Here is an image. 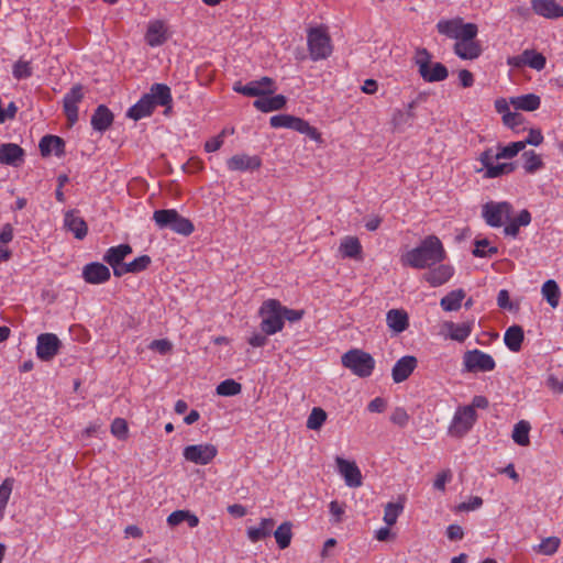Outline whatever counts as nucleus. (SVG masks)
<instances>
[{
  "instance_id": "obj_1",
  "label": "nucleus",
  "mask_w": 563,
  "mask_h": 563,
  "mask_svg": "<svg viewBox=\"0 0 563 563\" xmlns=\"http://www.w3.org/2000/svg\"><path fill=\"white\" fill-rule=\"evenodd\" d=\"M439 33L456 40L453 51L462 59H476L482 54V46L475 40L478 29L474 23H464L461 18L441 20L437 24Z\"/></svg>"
},
{
  "instance_id": "obj_2",
  "label": "nucleus",
  "mask_w": 563,
  "mask_h": 563,
  "mask_svg": "<svg viewBox=\"0 0 563 563\" xmlns=\"http://www.w3.org/2000/svg\"><path fill=\"white\" fill-rule=\"evenodd\" d=\"M446 258V251L441 240L433 234L426 236L413 249L404 253L400 262L415 269L430 268Z\"/></svg>"
},
{
  "instance_id": "obj_3",
  "label": "nucleus",
  "mask_w": 563,
  "mask_h": 563,
  "mask_svg": "<svg viewBox=\"0 0 563 563\" xmlns=\"http://www.w3.org/2000/svg\"><path fill=\"white\" fill-rule=\"evenodd\" d=\"M172 103L170 88L164 84H154L150 92L145 93L134 106H132L126 115L135 121L152 114L156 106L166 107Z\"/></svg>"
},
{
  "instance_id": "obj_4",
  "label": "nucleus",
  "mask_w": 563,
  "mask_h": 563,
  "mask_svg": "<svg viewBox=\"0 0 563 563\" xmlns=\"http://www.w3.org/2000/svg\"><path fill=\"white\" fill-rule=\"evenodd\" d=\"M526 143H511L494 153L492 150L482 154V163L485 167V176L488 178H496L501 175L509 174L514 170L510 163H499L500 158H511L516 156L521 150L525 148Z\"/></svg>"
},
{
  "instance_id": "obj_5",
  "label": "nucleus",
  "mask_w": 563,
  "mask_h": 563,
  "mask_svg": "<svg viewBox=\"0 0 563 563\" xmlns=\"http://www.w3.org/2000/svg\"><path fill=\"white\" fill-rule=\"evenodd\" d=\"M153 220L158 229H169L185 236L190 235L195 230L192 222L175 209L156 210L153 213Z\"/></svg>"
},
{
  "instance_id": "obj_6",
  "label": "nucleus",
  "mask_w": 563,
  "mask_h": 563,
  "mask_svg": "<svg viewBox=\"0 0 563 563\" xmlns=\"http://www.w3.org/2000/svg\"><path fill=\"white\" fill-rule=\"evenodd\" d=\"M282 303L277 299L263 301L258 309L261 330L267 335H274L284 328Z\"/></svg>"
},
{
  "instance_id": "obj_7",
  "label": "nucleus",
  "mask_w": 563,
  "mask_h": 563,
  "mask_svg": "<svg viewBox=\"0 0 563 563\" xmlns=\"http://www.w3.org/2000/svg\"><path fill=\"white\" fill-rule=\"evenodd\" d=\"M418 73L427 82L442 81L448 78V68L441 63H433L431 54L426 48H418L415 54Z\"/></svg>"
},
{
  "instance_id": "obj_8",
  "label": "nucleus",
  "mask_w": 563,
  "mask_h": 563,
  "mask_svg": "<svg viewBox=\"0 0 563 563\" xmlns=\"http://www.w3.org/2000/svg\"><path fill=\"white\" fill-rule=\"evenodd\" d=\"M341 362L344 367L362 378L369 377L376 364L369 353L358 349H353L344 353L341 357Z\"/></svg>"
},
{
  "instance_id": "obj_9",
  "label": "nucleus",
  "mask_w": 563,
  "mask_h": 563,
  "mask_svg": "<svg viewBox=\"0 0 563 563\" xmlns=\"http://www.w3.org/2000/svg\"><path fill=\"white\" fill-rule=\"evenodd\" d=\"M308 48L313 60L325 59L332 52L331 40L322 27H312L308 32Z\"/></svg>"
},
{
  "instance_id": "obj_10",
  "label": "nucleus",
  "mask_w": 563,
  "mask_h": 563,
  "mask_svg": "<svg viewBox=\"0 0 563 563\" xmlns=\"http://www.w3.org/2000/svg\"><path fill=\"white\" fill-rule=\"evenodd\" d=\"M496 367L494 357L478 349L466 351L463 355V369L468 373L492 372Z\"/></svg>"
},
{
  "instance_id": "obj_11",
  "label": "nucleus",
  "mask_w": 563,
  "mask_h": 563,
  "mask_svg": "<svg viewBox=\"0 0 563 563\" xmlns=\"http://www.w3.org/2000/svg\"><path fill=\"white\" fill-rule=\"evenodd\" d=\"M477 420V413L473 407L461 406L456 409L449 427V433L452 437H464Z\"/></svg>"
},
{
  "instance_id": "obj_12",
  "label": "nucleus",
  "mask_w": 563,
  "mask_h": 563,
  "mask_svg": "<svg viewBox=\"0 0 563 563\" xmlns=\"http://www.w3.org/2000/svg\"><path fill=\"white\" fill-rule=\"evenodd\" d=\"M233 90L247 97H257L258 99L263 96L273 95L277 90V86L272 78L262 77L245 85L238 81L234 84Z\"/></svg>"
},
{
  "instance_id": "obj_13",
  "label": "nucleus",
  "mask_w": 563,
  "mask_h": 563,
  "mask_svg": "<svg viewBox=\"0 0 563 563\" xmlns=\"http://www.w3.org/2000/svg\"><path fill=\"white\" fill-rule=\"evenodd\" d=\"M218 454V449L211 443L187 445L183 451L186 461L197 465L209 464Z\"/></svg>"
},
{
  "instance_id": "obj_14",
  "label": "nucleus",
  "mask_w": 563,
  "mask_h": 563,
  "mask_svg": "<svg viewBox=\"0 0 563 563\" xmlns=\"http://www.w3.org/2000/svg\"><path fill=\"white\" fill-rule=\"evenodd\" d=\"M482 213L488 225L499 228L510 220L511 206L508 202H487Z\"/></svg>"
},
{
  "instance_id": "obj_15",
  "label": "nucleus",
  "mask_w": 563,
  "mask_h": 563,
  "mask_svg": "<svg viewBox=\"0 0 563 563\" xmlns=\"http://www.w3.org/2000/svg\"><path fill=\"white\" fill-rule=\"evenodd\" d=\"M62 347V342L54 333H42L36 339V356L43 362L52 361Z\"/></svg>"
},
{
  "instance_id": "obj_16",
  "label": "nucleus",
  "mask_w": 563,
  "mask_h": 563,
  "mask_svg": "<svg viewBox=\"0 0 563 563\" xmlns=\"http://www.w3.org/2000/svg\"><path fill=\"white\" fill-rule=\"evenodd\" d=\"M132 253V247L129 244H120L117 246L109 247L104 255L103 261L111 266L113 269V275L117 277L122 276V271L124 267V260L128 255Z\"/></svg>"
},
{
  "instance_id": "obj_17",
  "label": "nucleus",
  "mask_w": 563,
  "mask_h": 563,
  "mask_svg": "<svg viewBox=\"0 0 563 563\" xmlns=\"http://www.w3.org/2000/svg\"><path fill=\"white\" fill-rule=\"evenodd\" d=\"M338 472L344 478L345 484L349 487H360L363 484V477L360 467L355 462L347 461L343 457L338 456L335 459Z\"/></svg>"
},
{
  "instance_id": "obj_18",
  "label": "nucleus",
  "mask_w": 563,
  "mask_h": 563,
  "mask_svg": "<svg viewBox=\"0 0 563 563\" xmlns=\"http://www.w3.org/2000/svg\"><path fill=\"white\" fill-rule=\"evenodd\" d=\"M455 269L450 264L439 263L430 267L423 275L422 279L431 287H440L446 284L454 275Z\"/></svg>"
},
{
  "instance_id": "obj_19",
  "label": "nucleus",
  "mask_w": 563,
  "mask_h": 563,
  "mask_svg": "<svg viewBox=\"0 0 563 563\" xmlns=\"http://www.w3.org/2000/svg\"><path fill=\"white\" fill-rule=\"evenodd\" d=\"M110 277L111 273L109 267L98 262L89 263L82 268L84 280L91 285L107 283Z\"/></svg>"
},
{
  "instance_id": "obj_20",
  "label": "nucleus",
  "mask_w": 563,
  "mask_h": 563,
  "mask_svg": "<svg viewBox=\"0 0 563 563\" xmlns=\"http://www.w3.org/2000/svg\"><path fill=\"white\" fill-rule=\"evenodd\" d=\"M262 161L257 155L238 154L227 161V167L232 172H252L258 169Z\"/></svg>"
},
{
  "instance_id": "obj_21",
  "label": "nucleus",
  "mask_w": 563,
  "mask_h": 563,
  "mask_svg": "<svg viewBox=\"0 0 563 563\" xmlns=\"http://www.w3.org/2000/svg\"><path fill=\"white\" fill-rule=\"evenodd\" d=\"M168 40V29L164 21H151L145 33L146 43L152 46H161Z\"/></svg>"
},
{
  "instance_id": "obj_22",
  "label": "nucleus",
  "mask_w": 563,
  "mask_h": 563,
  "mask_svg": "<svg viewBox=\"0 0 563 563\" xmlns=\"http://www.w3.org/2000/svg\"><path fill=\"white\" fill-rule=\"evenodd\" d=\"M418 361L412 355L400 357L391 369L393 380L397 384L405 382L417 367Z\"/></svg>"
},
{
  "instance_id": "obj_23",
  "label": "nucleus",
  "mask_w": 563,
  "mask_h": 563,
  "mask_svg": "<svg viewBox=\"0 0 563 563\" xmlns=\"http://www.w3.org/2000/svg\"><path fill=\"white\" fill-rule=\"evenodd\" d=\"M84 93L80 85L74 86L64 97V111L69 122L78 119V103L82 100Z\"/></svg>"
},
{
  "instance_id": "obj_24",
  "label": "nucleus",
  "mask_w": 563,
  "mask_h": 563,
  "mask_svg": "<svg viewBox=\"0 0 563 563\" xmlns=\"http://www.w3.org/2000/svg\"><path fill=\"white\" fill-rule=\"evenodd\" d=\"M24 161V151L16 143L0 145V164L18 167Z\"/></svg>"
},
{
  "instance_id": "obj_25",
  "label": "nucleus",
  "mask_w": 563,
  "mask_h": 563,
  "mask_svg": "<svg viewBox=\"0 0 563 563\" xmlns=\"http://www.w3.org/2000/svg\"><path fill=\"white\" fill-rule=\"evenodd\" d=\"M533 11L548 19H556L563 16V7L554 0H531Z\"/></svg>"
},
{
  "instance_id": "obj_26",
  "label": "nucleus",
  "mask_w": 563,
  "mask_h": 563,
  "mask_svg": "<svg viewBox=\"0 0 563 563\" xmlns=\"http://www.w3.org/2000/svg\"><path fill=\"white\" fill-rule=\"evenodd\" d=\"M386 322L393 332L401 333L409 325L408 313L402 309H391L386 314Z\"/></svg>"
},
{
  "instance_id": "obj_27",
  "label": "nucleus",
  "mask_w": 563,
  "mask_h": 563,
  "mask_svg": "<svg viewBox=\"0 0 563 563\" xmlns=\"http://www.w3.org/2000/svg\"><path fill=\"white\" fill-rule=\"evenodd\" d=\"M64 224L78 240H82L87 235V224L75 211H68L65 214Z\"/></svg>"
},
{
  "instance_id": "obj_28",
  "label": "nucleus",
  "mask_w": 563,
  "mask_h": 563,
  "mask_svg": "<svg viewBox=\"0 0 563 563\" xmlns=\"http://www.w3.org/2000/svg\"><path fill=\"white\" fill-rule=\"evenodd\" d=\"M444 327L451 340L464 342L473 331L474 321H466L462 323L446 322Z\"/></svg>"
},
{
  "instance_id": "obj_29",
  "label": "nucleus",
  "mask_w": 563,
  "mask_h": 563,
  "mask_svg": "<svg viewBox=\"0 0 563 563\" xmlns=\"http://www.w3.org/2000/svg\"><path fill=\"white\" fill-rule=\"evenodd\" d=\"M275 526V520L272 518H263L257 527H250L246 530L247 538L251 542L255 543L260 540L266 539L272 534Z\"/></svg>"
},
{
  "instance_id": "obj_30",
  "label": "nucleus",
  "mask_w": 563,
  "mask_h": 563,
  "mask_svg": "<svg viewBox=\"0 0 563 563\" xmlns=\"http://www.w3.org/2000/svg\"><path fill=\"white\" fill-rule=\"evenodd\" d=\"M286 104V98L283 95H267L254 101V107L262 112L280 110Z\"/></svg>"
},
{
  "instance_id": "obj_31",
  "label": "nucleus",
  "mask_w": 563,
  "mask_h": 563,
  "mask_svg": "<svg viewBox=\"0 0 563 563\" xmlns=\"http://www.w3.org/2000/svg\"><path fill=\"white\" fill-rule=\"evenodd\" d=\"M523 339L525 333L520 325L509 327L504 334L505 345L511 352H519L521 350Z\"/></svg>"
},
{
  "instance_id": "obj_32",
  "label": "nucleus",
  "mask_w": 563,
  "mask_h": 563,
  "mask_svg": "<svg viewBox=\"0 0 563 563\" xmlns=\"http://www.w3.org/2000/svg\"><path fill=\"white\" fill-rule=\"evenodd\" d=\"M339 251L344 258H360L362 245L356 236H345L341 240Z\"/></svg>"
},
{
  "instance_id": "obj_33",
  "label": "nucleus",
  "mask_w": 563,
  "mask_h": 563,
  "mask_svg": "<svg viewBox=\"0 0 563 563\" xmlns=\"http://www.w3.org/2000/svg\"><path fill=\"white\" fill-rule=\"evenodd\" d=\"M416 101L410 102L405 109L397 110L393 114V124L398 130H405L410 126L415 120L413 108Z\"/></svg>"
},
{
  "instance_id": "obj_34",
  "label": "nucleus",
  "mask_w": 563,
  "mask_h": 563,
  "mask_svg": "<svg viewBox=\"0 0 563 563\" xmlns=\"http://www.w3.org/2000/svg\"><path fill=\"white\" fill-rule=\"evenodd\" d=\"M112 121L113 114L106 106H99L91 117V124L98 131L107 130Z\"/></svg>"
},
{
  "instance_id": "obj_35",
  "label": "nucleus",
  "mask_w": 563,
  "mask_h": 563,
  "mask_svg": "<svg viewBox=\"0 0 563 563\" xmlns=\"http://www.w3.org/2000/svg\"><path fill=\"white\" fill-rule=\"evenodd\" d=\"M464 298L465 291L463 289H455L440 300V306L444 311H457Z\"/></svg>"
},
{
  "instance_id": "obj_36",
  "label": "nucleus",
  "mask_w": 563,
  "mask_h": 563,
  "mask_svg": "<svg viewBox=\"0 0 563 563\" xmlns=\"http://www.w3.org/2000/svg\"><path fill=\"white\" fill-rule=\"evenodd\" d=\"M540 98L537 95L529 93L510 99V103L518 110L533 111L540 107Z\"/></svg>"
},
{
  "instance_id": "obj_37",
  "label": "nucleus",
  "mask_w": 563,
  "mask_h": 563,
  "mask_svg": "<svg viewBox=\"0 0 563 563\" xmlns=\"http://www.w3.org/2000/svg\"><path fill=\"white\" fill-rule=\"evenodd\" d=\"M541 294L552 308H556L559 306L561 290L555 280H553V279L547 280L542 285Z\"/></svg>"
},
{
  "instance_id": "obj_38",
  "label": "nucleus",
  "mask_w": 563,
  "mask_h": 563,
  "mask_svg": "<svg viewBox=\"0 0 563 563\" xmlns=\"http://www.w3.org/2000/svg\"><path fill=\"white\" fill-rule=\"evenodd\" d=\"M289 129L301 133L302 135H305L306 137H308L310 140L318 141L321 137V134L318 132V130L314 126H311L307 121H305L300 118H297V117H294V119L289 125Z\"/></svg>"
},
{
  "instance_id": "obj_39",
  "label": "nucleus",
  "mask_w": 563,
  "mask_h": 563,
  "mask_svg": "<svg viewBox=\"0 0 563 563\" xmlns=\"http://www.w3.org/2000/svg\"><path fill=\"white\" fill-rule=\"evenodd\" d=\"M530 423L526 420H520L517 422L512 430V440L521 445L526 446L530 443L529 432H530Z\"/></svg>"
},
{
  "instance_id": "obj_40",
  "label": "nucleus",
  "mask_w": 563,
  "mask_h": 563,
  "mask_svg": "<svg viewBox=\"0 0 563 563\" xmlns=\"http://www.w3.org/2000/svg\"><path fill=\"white\" fill-rule=\"evenodd\" d=\"M523 161V169L528 174H534L543 167V162L540 155L533 151H526L521 156Z\"/></svg>"
},
{
  "instance_id": "obj_41",
  "label": "nucleus",
  "mask_w": 563,
  "mask_h": 563,
  "mask_svg": "<svg viewBox=\"0 0 563 563\" xmlns=\"http://www.w3.org/2000/svg\"><path fill=\"white\" fill-rule=\"evenodd\" d=\"M274 537L279 549L284 550L289 547L292 538L291 523L283 522L274 532Z\"/></svg>"
},
{
  "instance_id": "obj_42",
  "label": "nucleus",
  "mask_w": 563,
  "mask_h": 563,
  "mask_svg": "<svg viewBox=\"0 0 563 563\" xmlns=\"http://www.w3.org/2000/svg\"><path fill=\"white\" fill-rule=\"evenodd\" d=\"M12 75L16 80L27 79L33 75L31 60L18 59L12 67Z\"/></svg>"
},
{
  "instance_id": "obj_43",
  "label": "nucleus",
  "mask_w": 563,
  "mask_h": 563,
  "mask_svg": "<svg viewBox=\"0 0 563 563\" xmlns=\"http://www.w3.org/2000/svg\"><path fill=\"white\" fill-rule=\"evenodd\" d=\"M148 255H141L130 263L124 264L122 276L129 273L136 274L145 271L151 264Z\"/></svg>"
},
{
  "instance_id": "obj_44",
  "label": "nucleus",
  "mask_w": 563,
  "mask_h": 563,
  "mask_svg": "<svg viewBox=\"0 0 563 563\" xmlns=\"http://www.w3.org/2000/svg\"><path fill=\"white\" fill-rule=\"evenodd\" d=\"M327 417H328L327 412L322 408H320V407L312 408V410L307 419V428L309 430H314V431L319 430L325 422Z\"/></svg>"
},
{
  "instance_id": "obj_45",
  "label": "nucleus",
  "mask_w": 563,
  "mask_h": 563,
  "mask_svg": "<svg viewBox=\"0 0 563 563\" xmlns=\"http://www.w3.org/2000/svg\"><path fill=\"white\" fill-rule=\"evenodd\" d=\"M561 544V541L556 537H548L541 541V543L534 547V551L544 555H553Z\"/></svg>"
},
{
  "instance_id": "obj_46",
  "label": "nucleus",
  "mask_w": 563,
  "mask_h": 563,
  "mask_svg": "<svg viewBox=\"0 0 563 563\" xmlns=\"http://www.w3.org/2000/svg\"><path fill=\"white\" fill-rule=\"evenodd\" d=\"M241 390H242L241 384L235 382L234 379H230V378L221 382L217 386V394L220 396H225V397L235 396V395L240 394Z\"/></svg>"
},
{
  "instance_id": "obj_47",
  "label": "nucleus",
  "mask_w": 563,
  "mask_h": 563,
  "mask_svg": "<svg viewBox=\"0 0 563 563\" xmlns=\"http://www.w3.org/2000/svg\"><path fill=\"white\" fill-rule=\"evenodd\" d=\"M13 485L14 479L12 477L5 478L0 485V518L3 517V511L11 496Z\"/></svg>"
},
{
  "instance_id": "obj_48",
  "label": "nucleus",
  "mask_w": 563,
  "mask_h": 563,
  "mask_svg": "<svg viewBox=\"0 0 563 563\" xmlns=\"http://www.w3.org/2000/svg\"><path fill=\"white\" fill-rule=\"evenodd\" d=\"M402 511V506L395 503H388L384 509V522L391 527L397 522L399 515Z\"/></svg>"
},
{
  "instance_id": "obj_49",
  "label": "nucleus",
  "mask_w": 563,
  "mask_h": 563,
  "mask_svg": "<svg viewBox=\"0 0 563 563\" xmlns=\"http://www.w3.org/2000/svg\"><path fill=\"white\" fill-rule=\"evenodd\" d=\"M525 57H527V66L536 69V70H541L544 68L545 66V57L540 54V53H537L532 49H526L525 51Z\"/></svg>"
},
{
  "instance_id": "obj_50",
  "label": "nucleus",
  "mask_w": 563,
  "mask_h": 563,
  "mask_svg": "<svg viewBox=\"0 0 563 563\" xmlns=\"http://www.w3.org/2000/svg\"><path fill=\"white\" fill-rule=\"evenodd\" d=\"M497 253V247L489 246V242L487 240H478L475 243V249L473 250V255L476 257H487Z\"/></svg>"
},
{
  "instance_id": "obj_51",
  "label": "nucleus",
  "mask_w": 563,
  "mask_h": 563,
  "mask_svg": "<svg viewBox=\"0 0 563 563\" xmlns=\"http://www.w3.org/2000/svg\"><path fill=\"white\" fill-rule=\"evenodd\" d=\"M329 510L331 515L330 521L332 523H340L343 520L345 514V506L343 504L332 500L329 505Z\"/></svg>"
},
{
  "instance_id": "obj_52",
  "label": "nucleus",
  "mask_w": 563,
  "mask_h": 563,
  "mask_svg": "<svg viewBox=\"0 0 563 563\" xmlns=\"http://www.w3.org/2000/svg\"><path fill=\"white\" fill-rule=\"evenodd\" d=\"M128 430V423L124 419L115 418L111 423V433L118 439H125Z\"/></svg>"
},
{
  "instance_id": "obj_53",
  "label": "nucleus",
  "mask_w": 563,
  "mask_h": 563,
  "mask_svg": "<svg viewBox=\"0 0 563 563\" xmlns=\"http://www.w3.org/2000/svg\"><path fill=\"white\" fill-rule=\"evenodd\" d=\"M452 472L451 470H443L437 474L435 479L433 482V487L437 490L444 492L445 485L452 481Z\"/></svg>"
},
{
  "instance_id": "obj_54",
  "label": "nucleus",
  "mask_w": 563,
  "mask_h": 563,
  "mask_svg": "<svg viewBox=\"0 0 563 563\" xmlns=\"http://www.w3.org/2000/svg\"><path fill=\"white\" fill-rule=\"evenodd\" d=\"M148 349L158 352L162 355H165L172 351L173 344L167 339H158L153 340L150 343Z\"/></svg>"
},
{
  "instance_id": "obj_55",
  "label": "nucleus",
  "mask_w": 563,
  "mask_h": 563,
  "mask_svg": "<svg viewBox=\"0 0 563 563\" xmlns=\"http://www.w3.org/2000/svg\"><path fill=\"white\" fill-rule=\"evenodd\" d=\"M42 156H48L54 151L56 155H62L65 151V143H38Z\"/></svg>"
},
{
  "instance_id": "obj_56",
  "label": "nucleus",
  "mask_w": 563,
  "mask_h": 563,
  "mask_svg": "<svg viewBox=\"0 0 563 563\" xmlns=\"http://www.w3.org/2000/svg\"><path fill=\"white\" fill-rule=\"evenodd\" d=\"M390 421L399 427H406L409 422V415L404 408L397 407L390 416Z\"/></svg>"
},
{
  "instance_id": "obj_57",
  "label": "nucleus",
  "mask_w": 563,
  "mask_h": 563,
  "mask_svg": "<svg viewBox=\"0 0 563 563\" xmlns=\"http://www.w3.org/2000/svg\"><path fill=\"white\" fill-rule=\"evenodd\" d=\"M483 505V499L478 496L471 497L467 501L461 503L457 505V511H473L481 508Z\"/></svg>"
},
{
  "instance_id": "obj_58",
  "label": "nucleus",
  "mask_w": 563,
  "mask_h": 563,
  "mask_svg": "<svg viewBox=\"0 0 563 563\" xmlns=\"http://www.w3.org/2000/svg\"><path fill=\"white\" fill-rule=\"evenodd\" d=\"M294 119V115L289 114H278L271 118V125L274 128H287L289 129V125Z\"/></svg>"
},
{
  "instance_id": "obj_59",
  "label": "nucleus",
  "mask_w": 563,
  "mask_h": 563,
  "mask_svg": "<svg viewBox=\"0 0 563 563\" xmlns=\"http://www.w3.org/2000/svg\"><path fill=\"white\" fill-rule=\"evenodd\" d=\"M282 310H283L282 316H283L284 322H285V320H288L289 322H296V321L301 320V318L303 317V310L289 309L283 305H282Z\"/></svg>"
},
{
  "instance_id": "obj_60",
  "label": "nucleus",
  "mask_w": 563,
  "mask_h": 563,
  "mask_svg": "<svg viewBox=\"0 0 563 563\" xmlns=\"http://www.w3.org/2000/svg\"><path fill=\"white\" fill-rule=\"evenodd\" d=\"M522 115L518 112H507L503 119L504 123L511 129L518 128L522 123Z\"/></svg>"
},
{
  "instance_id": "obj_61",
  "label": "nucleus",
  "mask_w": 563,
  "mask_h": 563,
  "mask_svg": "<svg viewBox=\"0 0 563 563\" xmlns=\"http://www.w3.org/2000/svg\"><path fill=\"white\" fill-rule=\"evenodd\" d=\"M267 334H265L263 331L262 333L260 332H254L249 339H247V342L251 346L253 347H263L267 344L268 342V339H267Z\"/></svg>"
},
{
  "instance_id": "obj_62",
  "label": "nucleus",
  "mask_w": 563,
  "mask_h": 563,
  "mask_svg": "<svg viewBox=\"0 0 563 563\" xmlns=\"http://www.w3.org/2000/svg\"><path fill=\"white\" fill-rule=\"evenodd\" d=\"M187 510H175L167 517V525L170 527H176L183 522H185Z\"/></svg>"
},
{
  "instance_id": "obj_63",
  "label": "nucleus",
  "mask_w": 563,
  "mask_h": 563,
  "mask_svg": "<svg viewBox=\"0 0 563 563\" xmlns=\"http://www.w3.org/2000/svg\"><path fill=\"white\" fill-rule=\"evenodd\" d=\"M446 537L451 541H459L462 540L464 537V531L461 526L459 525H450L446 529Z\"/></svg>"
},
{
  "instance_id": "obj_64",
  "label": "nucleus",
  "mask_w": 563,
  "mask_h": 563,
  "mask_svg": "<svg viewBox=\"0 0 563 563\" xmlns=\"http://www.w3.org/2000/svg\"><path fill=\"white\" fill-rule=\"evenodd\" d=\"M387 407V402L384 398L376 397L369 401L367 409L371 412H383Z\"/></svg>"
}]
</instances>
